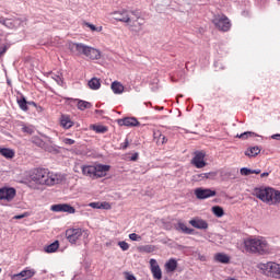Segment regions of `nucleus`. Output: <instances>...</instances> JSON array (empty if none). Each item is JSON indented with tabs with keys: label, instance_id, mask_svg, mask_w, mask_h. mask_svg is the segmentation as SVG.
Masks as SVG:
<instances>
[{
	"label": "nucleus",
	"instance_id": "nucleus-10",
	"mask_svg": "<svg viewBox=\"0 0 280 280\" xmlns=\"http://www.w3.org/2000/svg\"><path fill=\"white\" fill-rule=\"evenodd\" d=\"M215 190L211 188H196L195 196L198 200H207V198H213L215 196Z\"/></svg>",
	"mask_w": 280,
	"mask_h": 280
},
{
	"label": "nucleus",
	"instance_id": "nucleus-3",
	"mask_svg": "<svg viewBox=\"0 0 280 280\" xmlns=\"http://www.w3.org/2000/svg\"><path fill=\"white\" fill-rule=\"evenodd\" d=\"M68 49L71 54H82L83 56H86V58H90V60H100V58H102V52L98 49L82 43L70 42L68 43Z\"/></svg>",
	"mask_w": 280,
	"mask_h": 280
},
{
	"label": "nucleus",
	"instance_id": "nucleus-62",
	"mask_svg": "<svg viewBox=\"0 0 280 280\" xmlns=\"http://www.w3.org/2000/svg\"><path fill=\"white\" fill-rule=\"evenodd\" d=\"M8 84H10V81H8Z\"/></svg>",
	"mask_w": 280,
	"mask_h": 280
},
{
	"label": "nucleus",
	"instance_id": "nucleus-16",
	"mask_svg": "<svg viewBox=\"0 0 280 280\" xmlns=\"http://www.w3.org/2000/svg\"><path fill=\"white\" fill-rule=\"evenodd\" d=\"M119 126H126L127 128H135L137 126H140L139 120H137L136 117H125L121 119H118Z\"/></svg>",
	"mask_w": 280,
	"mask_h": 280
},
{
	"label": "nucleus",
	"instance_id": "nucleus-44",
	"mask_svg": "<svg viewBox=\"0 0 280 280\" xmlns=\"http://www.w3.org/2000/svg\"><path fill=\"white\" fill-rule=\"evenodd\" d=\"M118 246L121 248V250H128V248H130V245L125 241L118 242Z\"/></svg>",
	"mask_w": 280,
	"mask_h": 280
},
{
	"label": "nucleus",
	"instance_id": "nucleus-52",
	"mask_svg": "<svg viewBox=\"0 0 280 280\" xmlns=\"http://www.w3.org/2000/svg\"><path fill=\"white\" fill-rule=\"evenodd\" d=\"M139 160V153H133L130 158V161H138Z\"/></svg>",
	"mask_w": 280,
	"mask_h": 280
},
{
	"label": "nucleus",
	"instance_id": "nucleus-26",
	"mask_svg": "<svg viewBox=\"0 0 280 280\" xmlns=\"http://www.w3.org/2000/svg\"><path fill=\"white\" fill-rule=\"evenodd\" d=\"M89 207H91V209H110V203L106 201L104 202L95 201V202H90Z\"/></svg>",
	"mask_w": 280,
	"mask_h": 280
},
{
	"label": "nucleus",
	"instance_id": "nucleus-2",
	"mask_svg": "<svg viewBox=\"0 0 280 280\" xmlns=\"http://www.w3.org/2000/svg\"><path fill=\"white\" fill-rule=\"evenodd\" d=\"M244 246L245 250L253 255H270V253H272V247H270L268 241L261 236L246 238L244 241Z\"/></svg>",
	"mask_w": 280,
	"mask_h": 280
},
{
	"label": "nucleus",
	"instance_id": "nucleus-18",
	"mask_svg": "<svg viewBox=\"0 0 280 280\" xmlns=\"http://www.w3.org/2000/svg\"><path fill=\"white\" fill-rule=\"evenodd\" d=\"M68 102H77V108L79 110H88L89 108H93V104L88 101H83L80 98H67Z\"/></svg>",
	"mask_w": 280,
	"mask_h": 280
},
{
	"label": "nucleus",
	"instance_id": "nucleus-11",
	"mask_svg": "<svg viewBox=\"0 0 280 280\" xmlns=\"http://www.w3.org/2000/svg\"><path fill=\"white\" fill-rule=\"evenodd\" d=\"M55 213H75V208L69 203H57L50 207Z\"/></svg>",
	"mask_w": 280,
	"mask_h": 280
},
{
	"label": "nucleus",
	"instance_id": "nucleus-53",
	"mask_svg": "<svg viewBox=\"0 0 280 280\" xmlns=\"http://www.w3.org/2000/svg\"><path fill=\"white\" fill-rule=\"evenodd\" d=\"M271 139H275L276 141H280V133L272 135Z\"/></svg>",
	"mask_w": 280,
	"mask_h": 280
},
{
	"label": "nucleus",
	"instance_id": "nucleus-22",
	"mask_svg": "<svg viewBox=\"0 0 280 280\" xmlns=\"http://www.w3.org/2000/svg\"><path fill=\"white\" fill-rule=\"evenodd\" d=\"M261 152V148L259 147H249L245 151V156H248L249 159H253L257 156Z\"/></svg>",
	"mask_w": 280,
	"mask_h": 280
},
{
	"label": "nucleus",
	"instance_id": "nucleus-7",
	"mask_svg": "<svg viewBox=\"0 0 280 280\" xmlns=\"http://www.w3.org/2000/svg\"><path fill=\"white\" fill-rule=\"evenodd\" d=\"M212 23L221 32H229V30H231V20H229L226 15H217L212 20Z\"/></svg>",
	"mask_w": 280,
	"mask_h": 280
},
{
	"label": "nucleus",
	"instance_id": "nucleus-30",
	"mask_svg": "<svg viewBox=\"0 0 280 280\" xmlns=\"http://www.w3.org/2000/svg\"><path fill=\"white\" fill-rule=\"evenodd\" d=\"M0 154L4 156V159H14V150L9 148H0Z\"/></svg>",
	"mask_w": 280,
	"mask_h": 280
},
{
	"label": "nucleus",
	"instance_id": "nucleus-13",
	"mask_svg": "<svg viewBox=\"0 0 280 280\" xmlns=\"http://www.w3.org/2000/svg\"><path fill=\"white\" fill-rule=\"evenodd\" d=\"M113 16L115 21H120V23H132V16H130L128 10L115 11Z\"/></svg>",
	"mask_w": 280,
	"mask_h": 280
},
{
	"label": "nucleus",
	"instance_id": "nucleus-46",
	"mask_svg": "<svg viewBox=\"0 0 280 280\" xmlns=\"http://www.w3.org/2000/svg\"><path fill=\"white\" fill-rule=\"evenodd\" d=\"M158 141H161V144L163 145L167 142V137H165V135H163V133H159Z\"/></svg>",
	"mask_w": 280,
	"mask_h": 280
},
{
	"label": "nucleus",
	"instance_id": "nucleus-1",
	"mask_svg": "<svg viewBox=\"0 0 280 280\" xmlns=\"http://www.w3.org/2000/svg\"><path fill=\"white\" fill-rule=\"evenodd\" d=\"M30 178L35 185H46L47 187H51L60 183V178H58L57 174H54L43 167L32 170Z\"/></svg>",
	"mask_w": 280,
	"mask_h": 280
},
{
	"label": "nucleus",
	"instance_id": "nucleus-34",
	"mask_svg": "<svg viewBox=\"0 0 280 280\" xmlns=\"http://www.w3.org/2000/svg\"><path fill=\"white\" fill-rule=\"evenodd\" d=\"M212 213L217 218H222L224 215V209L220 206H214V207H212Z\"/></svg>",
	"mask_w": 280,
	"mask_h": 280
},
{
	"label": "nucleus",
	"instance_id": "nucleus-17",
	"mask_svg": "<svg viewBox=\"0 0 280 280\" xmlns=\"http://www.w3.org/2000/svg\"><path fill=\"white\" fill-rule=\"evenodd\" d=\"M189 224L192 225L194 229H199V231H207V229H209V223L200 218L190 220Z\"/></svg>",
	"mask_w": 280,
	"mask_h": 280
},
{
	"label": "nucleus",
	"instance_id": "nucleus-47",
	"mask_svg": "<svg viewBox=\"0 0 280 280\" xmlns=\"http://www.w3.org/2000/svg\"><path fill=\"white\" fill-rule=\"evenodd\" d=\"M205 173L194 175V180H205Z\"/></svg>",
	"mask_w": 280,
	"mask_h": 280
},
{
	"label": "nucleus",
	"instance_id": "nucleus-27",
	"mask_svg": "<svg viewBox=\"0 0 280 280\" xmlns=\"http://www.w3.org/2000/svg\"><path fill=\"white\" fill-rule=\"evenodd\" d=\"M88 86L92 89V91H98V89L102 86V83L100 82V79L97 78H92L88 82Z\"/></svg>",
	"mask_w": 280,
	"mask_h": 280
},
{
	"label": "nucleus",
	"instance_id": "nucleus-28",
	"mask_svg": "<svg viewBox=\"0 0 280 280\" xmlns=\"http://www.w3.org/2000/svg\"><path fill=\"white\" fill-rule=\"evenodd\" d=\"M165 268H166L167 272H174V270H176V268H178V261H176V259H174V258H171L165 264Z\"/></svg>",
	"mask_w": 280,
	"mask_h": 280
},
{
	"label": "nucleus",
	"instance_id": "nucleus-23",
	"mask_svg": "<svg viewBox=\"0 0 280 280\" xmlns=\"http://www.w3.org/2000/svg\"><path fill=\"white\" fill-rule=\"evenodd\" d=\"M124 84L119 81H114L112 83V91L115 95H121V93H124Z\"/></svg>",
	"mask_w": 280,
	"mask_h": 280
},
{
	"label": "nucleus",
	"instance_id": "nucleus-24",
	"mask_svg": "<svg viewBox=\"0 0 280 280\" xmlns=\"http://www.w3.org/2000/svg\"><path fill=\"white\" fill-rule=\"evenodd\" d=\"M176 231H182V233H185V235H194V229L187 228V225L183 222L177 223Z\"/></svg>",
	"mask_w": 280,
	"mask_h": 280
},
{
	"label": "nucleus",
	"instance_id": "nucleus-40",
	"mask_svg": "<svg viewBox=\"0 0 280 280\" xmlns=\"http://www.w3.org/2000/svg\"><path fill=\"white\" fill-rule=\"evenodd\" d=\"M22 132H25L26 135H34V127L32 126H23Z\"/></svg>",
	"mask_w": 280,
	"mask_h": 280
},
{
	"label": "nucleus",
	"instance_id": "nucleus-58",
	"mask_svg": "<svg viewBox=\"0 0 280 280\" xmlns=\"http://www.w3.org/2000/svg\"><path fill=\"white\" fill-rule=\"evenodd\" d=\"M22 218H25V215L24 214L15 215V220H22Z\"/></svg>",
	"mask_w": 280,
	"mask_h": 280
},
{
	"label": "nucleus",
	"instance_id": "nucleus-63",
	"mask_svg": "<svg viewBox=\"0 0 280 280\" xmlns=\"http://www.w3.org/2000/svg\"><path fill=\"white\" fill-rule=\"evenodd\" d=\"M0 272H1V268H0Z\"/></svg>",
	"mask_w": 280,
	"mask_h": 280
},
{
	"label": "nucleus",
	"instance_id": "nucleus-33",
	"mask_svg": "<svg viewBox=\"0 0 280 280\" xmlns=\"http://www.w3.org/2000/svg\"><path fill=\"white\" fill-rule=\"evenodd\" d=\"M31 142L34 143V145H36L37 148H42V150L45 148V143H46L38 136L32 137Z\"/></svg>",
	"mask_w": 280,
	"mask_h": 280
},
{
	"label": "nucleus",
	"instance_id": "nucleus-39",
	"mask_svg": "<svg viewBox=\"0 0 280 280\" xmlns=\"http://www.w3.org/2000/svg\"><path fill=\"white\" fill-rule=\"evenodd\" d=\"M1 25H4V27H12V21L5 18H0Z\"/></svg>",
	"mask_w": 280,
	"mask_h": 280
},
{
	"label": "nucleus",
	"instance_id": "nucleus-49",
	"mask_svg": "<svg viewBox=\"0 0 280 280\" xmlns=\"http://www.w3.org/2000/svg\"><path fill=\"white\" fill-rule=\"evenodd\" d=\"M128 145H130V142L128 141V138H126L124 143L120 144V150H127Z\"/></svg>",
	"mask_w": 280,
	"mask_h": 280
},
{
	"label": "nucleus",
	"instance_id": "nucleus-54",
	"mask_svg": "<svg viewBox=\"0 0 280 280\" xmlns=\"http://www.w3.org/2000/svg\"><path fill=\"white\" fill-rule=\"evenodd\" d=\"M267 176H270L269 172H264L260 174V178H266Z\"/></svg>",
	"mask_w": 280,
	"mask_h": 280
},
{
	"label": "nucleus",
	"instance_id": "nucleus-37",
	"mask_svg": "<svg viewBox=\"0 0 280 280\" xmlns=\"http://www.w3.org/2000/svg\"><path fill=\"white\" fill-rule=\"evenodd\" d=\"M51 78L55 80V82H57L59 86H65V79H62L60 74H52Z\"/></svg>",
	"mask_w": 280,
	"mask_h": 280
},
{
	"label": "nucleus",
	"instance_id": "nucleus-41",
	"mask_svg": "<svg viewBox=\"0 0 280 280\" xmlns=\"http://www.w3.org/2000/svg\"><path fill=\"white\" fill-rule=\"evenodd\" d=\"M205 180H213V178H215L218 176V173L215 172H209V173H205Z\"/></svg>",
	"mask_w": 280,
	"mask_h": 280
},
{
	"label": "nucleus",
	"instance_id": "nucleus-55",
	"mask_svg": "<svg viewBox=\"0 0 280 280\" xmlns=\"http://www.w3.org/2000/svg\"><path fill=\"white\" fill-rule=\"evenodd\" d=\"M127 280H137V277L135 275H128Z\"/></svg>",
	"mask_w": 280,
	"mask_h": 280
},
{
	"label": "nucleus",
	"instance_id": "nucleus-42",
	"mask_svg": "<svg viewBox=\"0 0 280 280\" xmlns=\"http://www.w3.org/2000/svg\"><path fill=\"white\" fill-rule=\"evenodd\" d=\"M250 174H253V170H250L248 167H242L241 168V175L242 176H250Z\"/></svg>",
	"mask_w": 280,
	"mask_h": 280
},
{
	"label": "nucleus",
	"instance_id": "nucleus-5",
	"mask_svg": "<svg viewBox=\"0 0 280 280\" xmlns=\"http://www.w3.org/2000/svg\"><path fill=\"white\" fill-rule=\"evenodd\" d=\"M260 270H262L267 277H271L272 279H280V264L272 261L261 264Z\"/></svg>",
	"mask_w": 280,
	"mask_h": 280
},
{
	"label": "nucleus",
	"instance_id": "nucleus-19",
	"mask_svg": "<svg viewBox=\"0 0 280 280\" xmlns=\"http://www.w3.org/2000/svg\"><path fill=\"white\" fill-rule=\"evenodd\" d=\"M83 176H89L90 178H95V165H83L81 167Z\"/></svg>",
	"mask_w": 280,
	"mask_h": 280
},
{
	"label": "nucleus",
	"instance_id": "nucleus-61",
	"mask_svg": "<svg viewBox=\"0 0 280 280\" xmlns=\"http://www.w3.org/2000/svg\"><path fill=\"white\" fill-rule=\"evenodd\" d=\"M159 110H163V107H160Z\"/></svg>",
	"mask_w": 280,
	"mask_h": 280
},
{
	"label": "nucleus",
	"instance_id": "nucleus-31",
	"mask_svg": "<svg viewBox=\"0 0 280 280\" xmlns=\"http://www.w3.org/2000/svg\"><path fill=\"white\" fill-rule=\"evenodd\" d=\"M60 248V243L58 241H55L54 243L47 245L44 250L45 253H56Z\"/></svg>",
	"mask_w": 280,
	"mask_h": 280
},
{
	"label": "nucleus",
	"instance_id": "nucleus-45",
	"mask_svg": "<svg viewBox=\"0 0 280 280\" xmlns=\"http://www.w3.org/2000/svg\"><path fill=\"white\" fill-rule=\"evenodd\" d=\"M277 202H280V191L279 190H275V192H273L272 205H277Z\"/></svg>",
	"mask_w": 280,
	"mask_h": 280
},
{
	"label": "nucleus",
	"instance_id": "nucleus-43",
	"mask_svg": "<svg viewBox=\"0 0 280 280\" xmlns=\"http://www.w3.org/2000/svg\"><path fill=\"white\" fill-rule=\"evenodd\" d=\"M129 240H131V242H141V236L137 233H131L129 234Z\"/></svg>",
	"mask_w": 280,
	"mask_h": 280
},
{
	"label": "nucleus",
	"instance_id": "nucleus-56",
	"mask_svg": "<svg viewBox=\"0 0 280 280\" xmlns=\"http://www.w3.org/2000/svg\"><path fill=\"white\" fill-rule=\"evenodd\" d=\"M27 104H28V106H34L35 108L38 106V105L36 104V102H34V101H31V102H28Z\"/></svg>",
	"mask_w": 280,
	"mask_h": 280
},
{
	"label": "nucleus",
	"instance_id": "nucleus-57",
	"mask_svg": "<svg viewBox=\"0 0 280 280\" xmlns=\"http://www.w3.org/2000/svg\"><path fill=\"white\" fill-rule=\"evenodd\" d=\"M252 174H261V170H259V168L252 170Z\"/></svg>",
	"mask_w": 280,
	"mask_h": 280
},
{
	"label": "nucleus",
	"instance_id": "nucleus-6",
	"mask_svg": "<svg viewBox=\"0 0 280 280\" xmlns=\"http://www.w3.org/2000/svg\"><path fill=\"white\" fill-rule=\"evenodd\" d=\"M84 235V237H89V231L82 230L80 228L78 229H68L66 231V237L70 244H75L80 237Z\"/></svg>",
	"mask_w": 280,
	"mask_h": 280
},
{
	"label": "nucleus",
	"instance_id": "nucleus-8",
	"mask_svg": "<svg viewBox=\"0 0 280 280\" xmlns=\"http://www.w3.org/2000/svg\"><path fill=\"white\" fill-rule=\"evenodd\" d=\"M16 197V189L13 187H2L0 188V200H7V202H12Z\"/></svg>",
	"mask_w": 280,
	"mask_h": 280
},
{
	"label": "nucleus",
	"instance_id": "nucleus-21",
	"mask_svg": "<svg viewBox=\"0 0 280 280\" xmlns=\"http://www.w3.org/2000/svg\"><path fill=\"white\" fill-rule=\"evenodd\" d=\"M214 261H217L218 264H231V256L224 253H217L214 255Z\"/></svg>",
	"mask_w": 280,
	"mask_h": 280
},
{
	"label": "nucleus",
	"instance_id": "nucleus-20",
	"mask_svg": "<svg viewBox=\"0 0 280 280\" xmlns=\"http://www.w3.org/2000/svg\"><path fill=\"white\" fill-rule=\"evenodd\" d=\"M60 126L61 128H65V130L73 128V121L71 120V117H69L68 115H62L60 118Z\"/></svg>",
	"mask_w": 280,
	"mask_h": 280
},
{
	"label": "nucleus",
	"instance_id": "nucleus-32",
	"mask_svg": "<svg viewBox=\"0 0 280 280\" xmlns=\"http://www.w3.org/2000/svg\"><path fill=\"white\" fill-rule=\"evenodd\" d=\"M18 104L21 110H24V112L30 110V107L27 106L28 102H27V98H25V96L22 95L21 98H18Z\"/></svg>",
	"mask_w": 280,
	"mask_h": 280
},
{
	"label": "nucleus",
	"instance_id": "nucleus-25",
	"mask_svg": "<svg viewBox=\"0 0 280 280\" xmlns=\"http://www.w3.org/2000/svg\"><path fill=\"white\" fill-rule=\"evenodd\" d=\"M45 152H49L50 154H58L60 153V147L56 144H48L47 142L44 144Z\"/></svg>",
	"mask_w": 280,
	"mask_h": 280
},
{
	"label": "nucleus",
	"instance_id": "nucleus-14",
	"mask_svg": "<svg viewBox=\"0 0 280 280\" xmlns=\"http://www.w3.org/2000/svg\"><path fill=\"white\" fill-rule=\"evenodd\" d=\"M149 264H150L151 272L153 275V279L162 280L163 272L161 271V267L159 266V262L156 261V259L151 258Z\"/></svg>",
	"mask_w": 280,
	"mask_h": 280
},
{
	"label": "nucleus",
	"instance_id": "nucleus-36",
	"mask_svg": "<svg viewBox=\"0 0 280 280\" xmlns=\"http://www.w3.org/2000/svg\"><path fill=\"white\" fill-rule=\"evenodd\" d=\"M237 137H238V139H243L244 140V139H248L250 137H259V135H257V133H255L253 131H245V132L241 133Z\"/></svg>",
	"mask_w": 280,
	"mask_h": 280
},
{
	"label": "nucleus",
	"instance_id": "nucleus-60",
	"mask_svg": "<svg viewBox=\"0 0 280 280\" xmlns=\"http://www.w3.org/2000/svg\"><path fill=\"white\" fill-rule=\"evenodd\" d=\"M218 65H220V62H214V67L218 68Z\"/></svg>",
	"mask_w": 280,
	"mask_h": 280
},
{
	"label": "nucleus",
	"instance_id": "nucleus-59",
	"mask_svg": "<svg viewBox=\"0 0 280 280\" xmlns=\"http://www.w3.org/2000/svg\"><path fill=\"white\" fill-rule=\"evenodd\" d=\"M95 113H96V115H100V113H102V110L96 109Z\"/></svg>",
	"mask_w": 280,
	"mask_h": 280
},
{
	"label": "nucleus",
	"instance_id": "nucleus-35",
	"mask_svg": "<svg viewBox=\"0 0 280 280\" xmlns=\"http://www.w3.org/2000/svg\"><path fill=\"white\" fill-rule=\"evenodd\" d=\"M128 13L131 16V21H139L141 19V11L139 9L128 11Z\"/></svg>",
	"mask_w": 280,
	"mask_h": 280
},
{
	"label": "nucleus",
	"instance_id": "nucleus-12",
	"mask_svg": "<svg viewBox=\"0 0 280 280\" xmlns=\"http://www.w3.org/2000/svg\"><path fill=\"white\" fill-rule=\"evenodd\" d=\"M34 275H36V270L30 269V268L26 267L21 272L14 273L13 276H11V279H13V280H27V279H32V277H34Z\"/></svg>",
	"mask_w": 280,
	"mask_h": 280
},
{
	"label": "nucleus",
	"instance_id": "nucleus-51",
	"mask_svg": "<svg viewBox=\"0 0 280 280\" xmlns=\"http://www.w3.org/2000/svg\"><path fill=\"white\" fill-rule=\"evenodd\" d=\"M86 25L90 27V30H92V32H97V27L94 24L86 23Z\"/></svg>",
	"mask_w": 280,
	"mask_h": 280
},
{
	"label": "nucleus",
	"instance_id": "nucleus-9",
	"mask_svg": "<svg viewBox=\"0 0 280 280\" xmlns=\"http://www.w3.org/2000/svg\"><path fill=\"white\" fill-rule=\"evenodd\" d=\"M205 152L196 151L195 155L191 160V165H195L197 170H202V167H207V162L205 161Z\"/></svg>",
	"mask_w": 280,
	"mask_h": 280
},
{
	"label": "nucleus",
	"instance_id": "nucleus-48",
	"mask_svg": "<svg viewBox=\"0 0 280 280\" xmlns=\"http://www.w3.org/2000/svg\"><path fill=\"white\" fill-rule=\"evenodd\" d=\"M63 143L66 145H73V143H75V140L71 139V138H65L63 139Z\"/></svg>",
	"mask_w": 280,
	"mask_h": 280
},
{
	"label": "nucleus",
	"instance_id": "nucleus-50",
	"mask_svg": "<svg viewBox=\"0 0 280 280\" xmlns=\"http://www.w3.org/2000/svg\"><path fill=\"white\" fill-rule=\"evenodd\" d=\"M152 250H154V247H153V246H151V245L144 246V252H145V253H152Z\"/></svg>",
	"mask_w": 280,
	"mask_h": 280
},
{
	"label": "nucleus",
	"instance_id": "nucleus-15",
	"mask_svg": "<svg viewBox=\"0 0 280 280\" xmlns=\"http://www.w3.org/2000/svg\"><path fill=\"white\" fill-rule=\"evenodd\" d=\"M106 172H110V165L108 164H96L94 178H104L106 176Z\"/></svg>",
	"mask_w": 280,
	"mask_h": 280
},
{
	"label": "nucleus",
	"instance_id": "nucleus-38",
	"mask_svg": "<svg viewBox=\"0 0 280 280\" xmlns=\"http://www.w3.org/2000/svg\"><path fill=\"white\" fill-rule=\"evenodd\" d=\"M10 49V44H1L0 45V58L5 56V52Z\"/></svg>",
	"mask_w": 280,
	"mask_h": 280
},
{
	"label": "nucleus",
	"instance_id": "nucleus-4",
	"mask_svg": "<svg viewBox=\"0 0 280 280\" xmlns=\"http://www.w3.org/2000/svg\"><path fill=\"white\" fill-rule=\"evenodd\" d=\"M253 196L261 200V202L272 203L275 200V188L270 187H256L253 190Z\"/></svg>",
	"mask_w": 280,
	"mask_h": 280
},
{
	"label": "nucleus",
	"instance_id": "nucleus-29",
	"mask_svg": "<svg viewBox=\"0 0 280 280\" xmlns=\"http://www.w3.org/2000/svg\"><path fill=\"white\" fill-rule=\"evenodd\" d=\"M91 129L94 130V132H96V135H104V133L108 132V127L103 126V125H92Z\"/></svg>",
	"mask_w": 280,
	"mask_h": 280
}]
</instances>
